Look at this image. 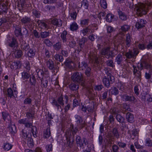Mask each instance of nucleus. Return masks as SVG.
I'll use <instances>...</instances> for the list:
<instances>
[{"label":"nucleus","instance_id":"nucleus-15","mask_svg":"<svg viewBox=\"0 0 152 152\" xmlns=\"http://www.w3.org/2000/svg\"><path fill=\"white\" fill-rule=\"evenodd\" d=\"M87 41V39L86 37H83L79 41V45L80 48V49L78 50V51L80 52L82 51L83 52L85 51V50L83 49L84 45L85 42Z\"/></svg>","mask_w":152,"mask_h":152},{"label":"nucleus","instance_id":"nucleus-47","mask_svg":"<svg viewBox=\"0 0 152 152\" xmlns=\"http://www.w3.org/2000/svg\"><path fill=\"white\" fill-rule=\"evenodd\" d=\"M36 72L37 73L38 77L40 78L43 77V71L41 69L37 68L36 69Z\"/></svg>","mask_w":152,"mask_h":152},{"label":"nucleus","instance_id":"nucleus-51","mask_svg":"<svg viewBox=\"0 0 152 152\" xmlns=\"http://www.w3.org/2000/svg\"><path fill=\"white\" fill-rule=\"evenodd\" d=\"M9 131L12 134L15 133L16 132V128L15 125H12L9 127Z\"/></svg>","mask_w":152,"mask_h":152},{"label":"nucleus","instance_id":"nucleus-55","mask_svg":"<svg viewBox=\"0 0 152 152\" xmlns=\"http://www.w3.org/2000/svg\"><path fill=\"white\" fill-rule=\"evenodd\" d=\"M12 147V145L11 144L8 143H6L4 144V148L5 150L8 151L10 150Z\"/></svg>","mask_w":152,"mask_h":152},{"label":"nucleus","instance_id":"nucleus-5","mask_svg":"<svg viewBox=\"0 0 152 152\" xmlns=\"http://www.w3.org/2000/svg\"><path fill=\"white\" fill-rule=\"evenodd\" d=\"M75 117L76 120L77 125L79 129H82L86 125L85 121H83L82 118L80 115H76L75 116Z\"/></svg>","mask_w":152,"mask_h":152},{"label":"nucleus","instance_id":"nucleus-35","mask_svg":"<svg viewBox=\"0 0 152 152\" xmlns=\"http://www.w3.org/2000/svg\"><path fill=\"white\" fill-rule=\"evenodd\" d=\"M79 85L78 83H72L69 85V88L70 90L72 91H75L77 90L79 88Z\"/></svg>","mask_w":152,"mask_h":152},{"label":"nucleus","instance_id":"nucleus-41","mask_svg":"<svg viewBox=\"0 0 152 152\" xmlns=\"http://www.w3.org/2000/svg\"><path fill=\"white\" fill-rule=\"evenodd\" d=\"M50 136V128H48L44 132V138H49Z\"/></svg>","mask_w":152,"mask_h":152},{"label":"nucleus","instance_id":"nucleus-62","mask_svg":"<svg viewBox=\"0 0 152 152\" xmlns=\"http://www.w3.org/2000/svg\"><path fill=\"white\" fill-rule=\"evenodd\" d=\"M77 13L76 11L70 13V16L72 19L73 20H75L77 18Z\"/></svg>","mask_w":152,"mask_h":152},{"label":"nucleus","instance_id":"nucleus-53","mask_svg":"<svg viewBox=\"0 0 152 152\" xmlns=\"http://www.w3.org/2000/svg\"><path fill=\"white\" fill-rule=\"evenodd\" d=\"M145 145L148 147H151L152 146V142L150 139L147 138L145 140Z\"/></svg>","mask_w":152,"mask_h":152},{"label":"nucleus","instance_id":"nucleus-50","mask_svg":"<svg viewBox=\"0 0 152 152\" xmlns=\"http://www.w3.org/2000/svg\"><path fill=\"white\" fill-rule=\"evenodd\" d=\"M2 117L3 119L5 121H9V119L8 117H9V115L8 113L5 112H2Z\"/></svg>","mask_w":152,"mask_h":152},{"label":"nucleus","instance_id":"nucleus-48","mask_svg":"<svg viewBox=\"0 0 152 152\" xmlns=\"http://www.w3.org/2000/svg\"><path fill=\"white\" fill-rule=\"evenodd\" d=\"M130 28V26L127 25H124L121 27V29L122 31L124 32L128 31Z\"/></svg>","mask_w":152,"mask_h":152},{"label":"nucleus","instance_id":"nucleus-16","mask_svg":"<svg viewBox=\"0 0 152 152\" xmlns=\"http://www.w3.org/2000/svg\"><path fill=\"white\" fill-rule=\"evenodd\" d=\"M16 43V40L14 38H8L7 40V44L11 47H13L14 46Z\"/></svg>","mask_w":152,"mask_h":152},{"label":"nucleus","instance_id":"nucleus-64","mask_svg":"<svg viewBox=\"0 0 152 152\" xmlns=\"http://www.w3.org/2000/svg\"><path fill=\"white\" fill-rule=\"evenodd\" d=\"M146 47L148 50L152 49V40L148 42H147Z\"/></svg>","mask_w":152,"mask_h":152},{"label":"nucleus","instance_id":"nucleus-22","mask_svg":"<svg viewBox=\"0 0 152 152\" xmlns=\"http://www.w3.org/2000/svg\"><path fill=\"white\" fill-rule=\"evenodd\" d=\"M46 63L47 67L50 69L53 70L54 69V63L52 60L49 59L48 60L46 61Z\"/></svg>","mask_w":152,"mask_h":152},{"label":"nucleus","instance_id":"nucleus-30","mask_svg":"<svg viewBox=\"0 0 152 152\" xmlns=\"http://www.w3.org/2000/svg\"><path fill=\"white\" fill-rule=\"evenodd\" d=\"M15 34L17 37L22 35L21 26L20 25H19L16 26L15 27Z\"/></svg>","mask_w":152,"mask_h":152},{"label":"nucleus","instance_id":"nucleus-11","mask_svg":"<svg viewBox=\"0 0 152 152\" xmlns=\"http://www.w3.org/2000/svg\"><path fill=\"white\" fill-rule=\"evenodd\" d=\"M122 98L126 101L130 102L132 103H134L137 101V100L134 96H129L125 94L123 95Z\"/></svg>","mask_w":152,"mask_h":152},{"label":"nucleus","instance_id":"nucleus-37","mask_svg":"<svg viewBox=\"0 0 152 152\" xmlns=\"http://www.w3.org/2000/svg\"><path fill=\"white\" fill-rule=\"evenodd\" d=\"M114 15L111 13L107 14L106 16V20L108 22H111L114 20Z\"/></svg>","mask_w":152,"mask_h":152},{"label":"nucleus","instance_id":"nucleus-7","mask_svg":"<svg viewBox=\"0 0 152 152\" xmlns=\"http://www.w3.org/2000/svg\"><path fill=\"white\" fill-rule=\"evenodd\" d=\"M125 37L124 45L127 49L130 46L133 39L132 34L129 33L126 34Z\"/></svg>","mask_w":152,"mask_h":152},{"label":"nucleus","instance_id":"nucleus-36","mask_svg":"<svg viewBox=\"0 0 152 152\" xmlns=\"http://www.w3.org/2000/svg\"><path fill=\"white\" fill-rule=\"evenodd\" d=\"M81 31L84 36L86 35L87 34H89L92 32V31L88 26L85 28L83 29Z\"/></svg>","mask_w":152,"mask_h":152},{"label":"nucleus","instance_id":"nucleus-33","mask_svg":"<svg viewBox=\"0 0 152 152\" xmlns=\"http://www.w3.org/2000/svg\"><path fill=\"white\" fill-rule=\"evenodd\" d=\"M26 116L29 119H32L34 117V112L32 110L30 109L29 111L26 113Z\"/></svg>","mask_w":152,"mask_h":152},{"label":"nucleus","instance_id":"nucleus-25","mask_svg":"<svg viewBox=\"0 0 152 152\" xmlns=\"http://www.w3.org/2000/svg\"><path fill=\"white\" fill-rule=\"evenodd\" d=\"M27 55L28 57L33 58L35 55V50L34 49H29L27 52Z\"/></svg>","mask_w":152,"mask_h":152},{"label":"nucleus","instance_id":"nucleus-19","mask_svg":"<svg viewBox=\"0 0 152 152\" xmlns=\"http://www.w3.org/2000/svg\"><path fill=\"white\" fill-rule=\"evenodd\" d=\"M105 72L107 75V76L110 77V80L111 82H113L114 81V77L110 74L111 71L110 69L109 68H105L104 69Z\"/></svg>","mask_w":152,"mask_h":152},{"label":"nucleus","instance_id":"nucleus-4","mask_svg":"<svg viewBox=\"0 0 152 152\" xmlns=\"http://www.w3.org/2000/svg\"><path fill=\"white\" fill-rule=\"evenodd\" d=\"M110 47L103 48L101 51V54L104 56L107 59L114 57L113 51V50H110Z\"/></svg>","mask_w":152,"mask_h":152},{"label":"nucleus","instance_id":"nucleus-49","mask_svg":"<svg viewBox=\"0 0 152 152\" xmlns=\"http://www.w3.org/2000/svg\"><path fill=\"white\" fill-rule=\"evenodd\" d=\"M54 57L56 60L59 61L60 62H62L64 60L63 56L58 54H56L54 56Z\"/></svg>","mask_w":152,"mask_h":152},{"label":"nucleus","instance_id":"nucleus-2","mask_svg":"<svg viewBox=\"0 0 152 152\" xmlns=\"http://www.w3.org/2000/svg\"><path fill=\"white\" fill-rule=\"evenodd\" d=\"M151 4L149 5H145L142 3H139L135 7L137 14L140 16L142 15H145L148 11V10L151 8Z\"/></svg>","mask_w":152,"mask_h":152},{"label":"nucleus","instance_id":"nucleus-26","mask_svg":"<svg viewBox=\"0 0 152 152\" xmlns=\"http://www.w3.org/2000/svg\"><path fill=\"white\" fill-rule=\"evenodd\" d=\"M21 79L23 80L28 79L30 77V74L29 71H26L25 70L21 73Z\"/></svg>","mask_w":152,"mask_h":152},{"label":"nucleus","instance_id":"nucleus-12","mask_svg":"<svg viewBox=\"0 0 152 152\" xmlns=\"http://www.w3.org/2000/svg\"><path fill=\"white\" fill-rule=\"evenodd\" d=\"M31 20L30 18L27 16H25L21 18L20 21L22 24L25 26H28L31 23Z\"/></svg>","mask_w":152,"mask_h":152},{"label":"nucleus","instance_id":"nucleus-39","mask_svg":"<svg viewBox=\"0 0 152 152\" xmlns=\"http://www.w3.org/2000/svg\"><path fill=\"white\" fill-rule=\"evenodd\" d=\"M29 83L31 85L35 86L36 84V80L34 75H32L30 77Z\"/></svg>","mask_w":152,"mask_h":152},{"label":"nucleus","instance_id":"nucleus-57","mask_svg":"<svg viewBox=\"0 0 152 152\" xmlns=\"http://www.w3.org/2000/svg\"><path fill=\"white\" fill-rule=\"evenodd\" d=\"M15 57L17 58H20L23 54V52L21 50H17L15 52Z\"/></svg>","mask_w":152,"mask_h":152},{"label":"nucleus","instance_id":"nucleus-21","mask_svg":"<svg viewBox=\"0 0 152 152\" xmlns=\"http://www.w3.org/2000/svg\"><path fill=\"white\" fill-rule=\"evenodd\" d=\"M52 23L53 24L58 27H61L62 25V22L60 19L55 18L52 20Z\"/></svg>","mask_w":152,"mask_h":152},{"label":"nucleus","instance_id":"nucleus-58","mask_svg":"<svg viewBox=\"0 0 152 152\" xmlns=\"http://www.w3.org/2000/svg\"><path fill=\"white\" fill-rule=\"evenodd\" d=\"M0 11L2 12H6L7 11V7L4 4H2L0 5Z\"/></svg>","mask_w":152,"mask_h":152},{"label":"nucleus","instance_id":"nucleus-20","mask_svg":"<svg viewBox=\"0 0 152 152\" xmlns=\"http://www.w3.org/2000/svg\"><path fill=\"white\" fill-rule=\"evenodd\" d=\"M20 48L23 50L26 51L29 48L28 44L26 43L24 41L22 40L21 42H20Z\"/></svg>","mask_w":152,"mask_h":152},{"label":"nucleus","instance_id":"nucleus-63","mask_svg":"<svg viewBox=\"0 0 152 152\" xmlns=\"http://www.w3.org/2000/svg\"><path fill=\"white\" fill-rule=\"evenodd\" d=\"M32 99L29 98H26L24 101V103L25 104H31L32 102Z\"/></svg>","mask_w":152,"mask_h":152},{"label":"nucleus","instance_id":"nucleus-29","mask_svg":"<svg viewBox=\"0 0 152 152\" xmlns=\"http://www.w3.org/2000/svg\"><path fill=\"white\" fill-rule=\"evenodd\" d=\"M78 25L75 22H73L70 26L69 28L72 31H76L78 29Z\"/></svg>","mask_w":152,"mask_h":152},{"label":"nucleus","instance_id":"nucleus-6","mask_svg":"<svg viewBox=\"0 0 152 152\" xmlns=\"http://www.w3.org/2000/svg\"><path fill=\"white\" fill-rule=\"evenodd\" d=\"M71 79L74 82L80 83L83 80V75L78 72H75L72 76Z\"/></svg>","mask_w":152,"mask_h":152},{"label":"nucleus","instance_id":"nucleus-54","mask_svg":"<svg viewBox=\"0 0 152 152\" xmlns=\"http://www.w3.org/2000/svg\"><path fill=\"white\" fill-rule=\"evenodd\" d=\"M25 3V0H19L18 2V6L20 8H23L24 4Z\"/></svg>","mask_w":152,"mask_h":152},{"label":"nucleus","instance_id":"nucleus-60","mask_svg":"<svg viewBox=\"0 0 152 152\" xmlns=\"http://www.w3.org/2000/svg\"><path fill=\"white\" fill-rule=\"evenodd\" d=\"M67 42H69V45L71 47H73L75 45V42L72 39H72L68 41Z\"/></svg>","mask_w":152,"mask_h":152},{"label":"nucleus","instance_id":"nucleus-3","mask_svg":"<svg viewBox=\"0 0 152 152\" xmlns=\"http://www.w3.org/2000/svg\"><path fill=\"white\" fill-rule=\"evenodd\" d=\"M78 67L80 70L85 71V74L88 77H91V68L89 66L87 62L83 61L81 62H79Z\"/></svg>","mask_w":152,"mask_h":152},{"label":"nucleus","instance_id":"nucleus-46","mask_svg":"<svg viewBox=\"0 0 152 152\" xmlns=\"http://www.w3.org/2000/svg\"><path fill=\"white\" fill-rule=\"evenodd\" d=\"M116 118L117 121L120 123H123L124 122V118L120 115H117L116 116Z\"/></svg>","mask_w":152,"mask_h":152},{"label":"nucleus","instance_id":"nucleus-24","mask_svg":"<svg viewBox=\"0 0 152 152\" xmlns=\"http://www.w3.org/2000/svg\"><path fill=\"white\" fill-rule=\"evenodd\" d=\"M90 59L92 62L98 64L99 63V59L98 57L94 54H91L90 56Z\"/></svg>","mask_w":152,"mask_h":152},{"label":"nucleus","instance_id":"nucleus-44","mask_svg":"<svg viewBox=\"0 0 152 152\" xmlns=\"http://www.w3.org/2000/svg\"><path fill=\"white\" fill-rule=\"evenodd\" d=\"M27 142V145L28 147L30 148H32L34 146V142L33 140L31 137H29L26 140Z\"/></svg>","mask_w":152,"mask_h":152},{"label":"nucleus","instance_id":"nucleus-61","mask_svg":"<svg viewBox=\"0 0 152 152\" xmlns=\"http://www.w3.org/2000/svg\"><path fill=\"white\" fill-rule=\"evenodd\" d=\"M44 43L48 46L50 47L53 45L52 43L48 39H45L44 41Z\"/></svg>","mask_w":152,"mask_h":152},{"label":"nucleus","instance_id":"nucleus-9","mask_svg":"<svg viewBox=\"0 0 152 152\" xmlns=\"http://www.w3.org/2000/svg\"><path fill=\"white\" fill-rule=\"evenodd\" d=\"M37 23L38 27L41 29H47L49 28V26L48 23L43 20H37Z\"/></svg>","mask_w":152,"mask_h":152},{"label":"nucleus","instance_id":"nucleus-10","mask_svg":"<svg viewBox=\"0 0 152 152\" xmlns=\"http://www.w3.org/2000/svg\"><path fill=\"white\" fill-rule=\"evenodd\" d=\"M83 142L80 136L78 135L76 136L75 140L76 144L78 146H79L80 147H82L83 146V143L86 145V142H85L86 138L84 137L83 138Z\"/></svg>","mask_w":152,"mask_h":152},{"label":"nucleus","instance_id":"nucleus-8","mask_svg":"<svg viewBox=\"0 0 152 152\" xmlns=\"http://www.w3.org/2000/svg\"><path fill=\"white\" fill-rule=\"evenodd\" d=\"M60 37L63 43L67 42L68 41L72 39V37L68 34L66 31L64 30L61 34Z\"/></svg>","mask_w":152,"mask_h":152},{"label":"nucleus","instance_id":"nucleus-1","mask_svg":"<svg viewBox=\"0 0 152 152\" xmlns=\"http://www.w3.org/2000/svg\"><path fill=\"white\" fill-rule=\"evenodd\" d=\"M68 100V97L66 95L63 96L61 95L59 96L56 100L53 99L51 102L52 105L56 107L58 110H59V108L61 109V110H63L61 106H63L64 104V103L67 104Z\"/></svg>","mask_w":152,"mask_h":152},{"label":"nucleus","instance_id":"nucleus-17","mask_svg":"<svg viewBox=\"0 0 152 152\" xmlns=\"http://www.w3.org/2000/svg\"><path fill=\"white\" fill-rule=\"evenodd\" d=\"M103 82L105 86L107 88H109L110 86V83L111 82L110 80V77L106 76L104 77L103 78Z\"/></svg>","mask_w":152,"mask_h":152},{"label":"nucleus","instance_id":"nucleus-38","mask_svg":"<svg viewBox=\"0 0 152 152\" xmlns=\"http://www.w3.org/2000/svg\"><path fill=\"white\" fill-rule=\"evenodd\" d=\"M110 92H111L112 94L115 95H117L119 93V91L118 89L115 87H113L111 88L109 90Z\"/></svg>","mask_w":152,"mask_h":152},{"label":"nucleus","instance_id":"nucleus-13","mask_svg":"<svg viewBox=\"0 0 152 152\" xmlns=\"http://www.w3.org/2000/svg\"><path fill=\"white\" fill-rule=\"evenodd\" d=\"M146 22L142 19H139L137 22L136 27L138 29L141 28L145 26Z\"/></svg>","mask_w":152,"mask_h":152},{"label":"nucleus","instance_id":"nucleus-56","mask_svg":"<svg viewBox=\"0 0 152 152\" xmlns=\"http://www.w3.org/2000/svg\"><path fill=\"white\" fill-rule=\"evenodd\" d=\"M100 4L101 7L104 9H106L107 8V4L105 0H100Z\"/></svg>","mask_w":152,"mask_h":152},{"label":"nucleus","instance_id":"nucleus-52","mask_svg":"<svg viewBox=\"0 0 152 152\" xmlns=\"http://www.w3.org/2000/svg\"><path fill=\"white\" fill-rule=\"evenodd\" d=\"M22 132V137L25 140H27V139L30 137H28L27 133L26 132V130L24 129L22 130L21 131Z\"/></svg>","mask_w":152,"mask_h":152},{"label":"nucleus","instance_id":"nucleus-32","mask_svg":"<svg viewBox=\"0 0 152 152\" xmlns=\"http://www.w3.org/2000/svg\"><path fill=\"white\" fill-rule=\"evenodd\" d=\"M6 95L8 97H10V98L15 97L13 90L11 88L7 89L6 92Z\"/></svg>","mask_w":152,"mask_h":152},{"label":"nucleus","instance_id":"nucleus-28","mask_svg":"<svg viewBox=\"0 0 152 152\" xmlns=\"http://www.w3.org/2000/svg\"><path fill=\"white\" fill-rule=\"evenodd\" d=\"M135 47H137L140 50H143L146 48V46L144 44L139 43L138 41H135Z\"/></svg>","mask_w":152,"mask_h":152},{"label":"nucleus","instance_id":"nucleus-14","mask_svg":"<svg viewBox=\"0 0 152 152\" xmlns=\"http://www.w3.org/2000/svg\"><path fill=\"white\" fill-rule=\"evenodd\" d=\"M140 65V71L142 70L143 68L146 69H150L151 66V64H150L148 61H142Z\"/></svg>","mask_w":152,"mask_h":152},{"label":"nucleus","instance_id":"nucleus-34","mask_svg":"<svg viewBox=\"0 0 152 152\" xmlns=\"http://www.w3.org/2000/svg\"><path fill=\"white\" fill-rule=\"evenodd\" d=\"M54 49L56 51H58L62 47L61 42H58L54 44L53 46Z\"/></svg>","mask_w":152,"mask_h":152},{"label":"nucleus","instance_id":"nucleus-40","mask_svg":"<svg viewBox=\"0 0 152 152\" xmlns=\"http://www.w3.org/2000/svg\"><path fill=\"white\" fill-rule=\"evenodd\" d=\"M119 18L122 20H125L127 19V16L124 12L121 11L118 12Z\"/></svg>","mask_w":152,"mask_h":152},{"label":"nucleus","instance_id":"nucleus-43","mask_svg":"<svg viewBox=\"0 0 152 152\" xmlns=\"http://www.w3.org/2000/svg\"><path fill=\"white\" fill-rule=\"evenodd\" d=\"M122 61V57L121 55V54H118L116 57L115 58V61L117 63V64L119 65L121 63Z\"/></svg>","mask_w":152,"mask_h":152},{"label":"nucleus","instance_id":"nucleus-45","mask_svg":"<svg viewBox=\"0 0 152 152\" xmlns=\"http://www.w3.org/2000/svg\"><path fill=\"white\" fill-rule=\"evenodd\" d=\"M125 56L127 58L129 59L134 57V55H133V52L130 50H129L128 52H126Z\"/></svg>","mask_w":152,"mask_h":152},{"label":"nucleus","instance_id":"nucleus-59","mask_svg":"<svg viewBox=\"0 0 152 152\" xmlns=\"http://www.w3.org/2000/svg\"><path fill=\"white\" fill-rule=\"evenodd\" d=\"M49 32H48L42 31L40 33L41 36L42 38H45L49 36Z\"/></svg>","mask_w":152,"mask_h":152},{"label":"nucleus","instance_id":"nucleus-31","mask_svg":"<svg viewBox=\"0 0 152 152\" xmlns=\"http://www.w3.org/2000/svg\"><path fill=\"white\" fill-rule=\"evenodd\" d=\"M90 22V20L89 19H83L80 21V24L81 26L83 27L88 26Z\"/></svg>","mask_w":152,"mask_h":152},{"label":"nucleus","instance_id":"nucleus-27","mask_svg":"<svg viewBox=\"0 0 152 152\" xmlns=\"http://www.w3.org/2000/svg\"><path fill=\"white\" fill-rule=\"evenodd\" d=\"M79 7H83L84 8L88 9V1L87 0H83L81 3L79 4Z\"/></svg>","mask_w":152,"mask_h":152},{"label":"nucleus","instance_id":"nucleus-42","mask_svg":"<svg viewBox=\"0 0 152 152\" xmlns=\"http://www.w3.org/2000/svg\"><path fill=\"white\" fill-rule=\"evenodd\" d=\"M31 132L32 133L33 136L34 137H36L37 136V127L34 126H33L31 128Z\"/></svg>","mask_w":152,"mask_h":152},{"label":"nucleus","instance_id":"nucleus-18","mask_svg":"<svg viewBox=\"0 0 152 152\" xmlns=\"http://www.w3.org/2000/svg\"><path fill=\"white\" fill-rule=\"evenodd\" d=\"M112 132V134L110 136V137H114L117 139H118L119 138L120 135L117 128L115 127L113 128Z\"/></svg>","mask_w":152,"mask_h":152},{"label":"nucleus","instance_id":"nucleus-23","mask_svg":"<svg viewBox=\"0 0 152 152\" xmlns=\"http://www.w3.org/2000/svg\"><path fill=\"white\" fill-rule=\"evenodd\" d=\"M126 117L127 121L129 123H132L134 121L133 115L130 113H127L126 114Z\"/></svg>","mask_w":152,"mask_h":152}]
</instances>
